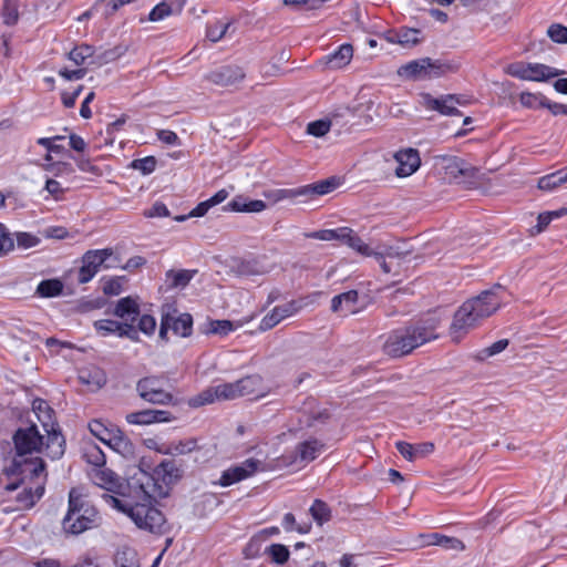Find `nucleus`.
Instances as JSON below:
<instances>
[{
    "mask_svg": "<svg viewBox=\"0 0 567 567\" xmlns=\"http://www.w3.org/2000/svg\"><path fill=\"white\" fill-rule=\"evenodd\" d=\"M2 473L10 480L7 491H16L25 481H35L34 487H24L17 501L25 508L32 507L44 494L45 463L39 456H13L3 466Z\"/></svg>",
    "mask_w": 567,
    "mask_h": 567,
    "instance_id": "obj_1",
    "label": "nucleus"
},
{
    "mask_svg": "<svg viewBox=\"0 0 567 567\" xmlns=\"http://www.w3.org/2000/svg\"><path fill=\"white\" fill-rule=\"evenodd\" d=\"M503 289L502 285L495 284L491 289L463 302L455 311L450 326V336L453 342L458 343L465 334L501 308L502 299L498 291Z\"/></svg>",
    "mask_w": 567,
    "mask_h": 567,
    "instance_id": "obj_2",
    "label": "nucleus"
},
{
    "mask_svg": "<svg viewBox=\"0 0 567 567\" xmlns=\"http://www.w3.org/2000/svg\"><path fill=\"white\" fill-rule=\"evenodd\" d=\"M183 473L182 464L176 460H163L154 467L153 473L141 470L135 474L128 482V487L141 489L145 499L165 498L169 494L171 486L183 477Z\"/></svg>",
    "mask_w": 567,
    "mask_h": 567,
    "instance_id": "obj_3",
    "label": "nucleus"
},
{
    "mask_svg": "<svg viewBox=\"0 0 567 567\" xmlns=\"http://www.w3.org/2000/svg\"><path fill=\"white\" fill-rule=\"evenodd\" d=\"M99 512L78 488L69 492L68 512L62 519V529L70 535H80L99 524Z\"/></svg>",
    "mask_w": 567,
    "mask_h": 567,
    "instance_id": "obj_4",
    "label": "nucleus"
},
{
    "mask_svg": "<svg viewBox=\"0 0 567 567\" xmlns=\"http://www.w3.org/2000/svg\"><path fill=\"white\" fill-rule=\"evenodd\" d=\"M136 493V502L131 508L130 518L141 528L154 534H163L166 530V519L164 514L153 506V501L157 498L145 499L143 492L134 488Z\"/></svg>",
    "mask_w": 567,
    "mask_h": 567,
    "instance_id": "obj_5",
    "label": "nucleus"
},
{
    "mask_svg": "<svg viewBox=\"0 0 567 567\" xmlns=\"http://www.w3.org/2000/svg\"><path fill=\"white\" fill-rule=\"evenodd\" d=\"M454 70L455 68L451 63L442 60H432L431 58H422L400 66L398 74L401 78L417 81L440 78Z\"/></svg>",
    "mask_w": 567,
    "mask_h": 567,
    "instance_id": "obj_6",
    "label": "nucleus"
},
{
    "mask_svg": "<svg viewBox=\"0 0 567 567\" xmlns=\"http://www.w3.org/2000/svg\"><path fill=\"white\" fill-rule=\"evenodd\" d=\"M441 326V319L434 313H430L415 321H411L402 327L412 351L416 348L436 340L439 338L437 329Z\"/></svg>",
    "mask_w": 567,
    "mask_h": 567,
    "instance_id": "obj_7",
    "label": "nucleus"
},
{
    "mask_svg": "<svg viewBox=\"0 0 567 567\" xmlns=\"http://www.w3.org/2000/svg\"><path fill=\"white\" fill-rule=\"evenodd\" d=\"M35 424L19 427L12 436L14 445L13 456H31L33 453L41 452L44 441Z\"/></svg>",
    "mask_w": 567,
    "mask_h": 567,
    "instance_id": "obj_8",
    "label": "nucleus"
},
{
    "mask_svg": "<svg viewBox=\"0 0 567 567\" xmlns=\"http://www.w3.org/2000/svg\"><path fill=\"white\" fill-rule=\"evenodd\" d=\"M138 396L151 404L168 405L173 403L174 396L162 386V379L157 375H148L136 382Z\"/></svg>",
    "mask_w": 567,
    "mask_h": 567,
    "instance_id": "obj_9",
    "label": "nucleus"
},
{
    "mask_svg": "<svg viewBox=\"0 0 567 567\" xmlns=\"http://www.w3.org/2000/svg\"><path fill=\"white\" fill-rule=\"evenodd\" d=\"M298 411L300 425L308 429L322 426L331 419L329 409L321 406L313 396H307Z\"/></svg>",
    "mask_w": 567,
    "mask_h": 567,
    "instance_id": "obj_10",
    "label": "nucleus"
},
{
    "mask_svg": "<svg viewBox=\"0 0 567 567\" xmlns=\"http://www.w3.org/2000/svg\"><path fill=\"white\" fill-rule=\"evenodd\" d=\"M113 255L111 248L87 250L82 257V266L79 270L78 281L86 284L96 275L101 266Z\"/></svg>",
    "mask_w": 567,
    "mask_h": 567,
    "instance_id": "obj_11",
    "label": "nucleus"
},
{
    "mask_svg": "<svg viewBox=\"0 0 567 567\" xmlns=\"http://www.w3.org/2000/svg\"><path fill=\"white\" fill-rule=\"evenodd\" d=\"M262 462L256 458H247L238 465L230 466L223 471L218 484L223 487L241 482L260 470Z\"/></svg>",
    "mask_w": 567,
    "mask_h": 567,
    "instance_id": "obj_12",
    "label": "nucleus"
},
{
    "mask_svg": "<svg viewBox=\"0 0 567 567\" xmlns=\"http://www.w3.org/2000/svg\"><path fill=\"white\" fill-rule=\"evenodd\" d=\"M172 329L175 334L183 338L189 337L193 329V317L189 313H181L179 316L163 313L159 327V338L167 340V332Z\"/></svg>",
    "mask_w": 567,
    "mask_h": 567,
    "instance_id": "obj_13",
    "label": "nucleus"
},
{
    "mask_svg": "<svg viewBox=\"0 0 567 567\" xmlns=\"http://www.w3.org/2000/svg\"><path fill=\"white\" fill-rule=\"evenodd\" d=\"M303 305L301 300H291L285 305L275 307L269 313H267L260 321L259 329L267 331L276 327L284 319L289 318L302 309Z\"/></svg>",
    "mask_w": 567,
    "mask_h": 567,
    "instance_id": "obj_14",
    "label": "nucleus"
},
{
    "mask_svg": "<svg viewBox=\"0 0 567 567\" xmlns=\"http://www.w3.org/2000/svg\"><path fill=\"white\" fill-rule=\"evenodd\" d=\"M44 431L47 432L45 452L52 460L60 458L65 452V440L55 422L49 423L39 416Z\"/></svg>",
    "mask_w": 567,
    "mask_h": 567,
    "instance_id": "obj_15",
    "label": "nucleus"
},
{
    "mask_svg": "<svg viewBox=\"0 0 567 567\" xmlns=\"http://www.w3.org/2000/svg\"><path fill=\"white\" fill-rule=\"evenodd\" d=\"M382 350L384 354L391 358H402L413 352L402 327L388 334Z\"/></svg>",
    "mask_w": 567,
    "mask_h": 567,
    "instance_id": "obj_16",
    "label": "nucleus"
},
{
    "mask_svg": "<svg viewBox=\"0 0 567 567\" xmlns=\"http://www.w3.org/2000/svg\"><path fill=\"white\" fill-rule=\"evenodd\" d=\"M245 78L244 70L238 65H223L206 75V79L221 86L233 85Z\"/></svg>",
    "mask_w": 567,
    "mask_h": 567,
    "instance_id": "obj_17",
    "label": "nucleus"
},
{
    "mask_svg": "<svg viewBox=\"0 0 567 567\" xmlns=\"http://www.w3.org/2000/svg\"><path fill=\"white\" fill-rule=\"evenodd\" d=\"M425 106L429 110L437 111L442 115L454 116L461 115V112L456 109V104H462L460 97L453 94H447L441 97H432L430 94L424 96Z\"/></svg>",
    "mask_w": 567,
    "mask_h": 567,
    "instance_id": "obj_18",
    "label": "nucleus"
},
{
    "mask_svg": "<svg viewBox=\"0 0 567 567\" xmlns=\"http://www.w3.org/2000/svg\"><path fill=\"white\" fill-rule=\"evenodd\" d=\"M395 159L399 166L395 173L399 177H406L412 175L421 164L419 152L414 148H406L395 154Z\"/></svg>",
    "mask_w": 567,
    "mask_h": 567,
    "instance_id": "obj_19",
    "label": "nucleus"
},
{
    "mask_svg": "<svg viewBox=\"0 0 567 567\" xmlns=\"http://www.w3.org/2000/svg\"><path fill=\"white\" fill-rule=\"evenodd\" d=\"M240 390V395H255L262 398L268 393V389L264 383V379L259 374L246 375L237 380Z\"/></svg>",
    "mask_w": 567,
    "mask_h": 567,
    "instance_id": "obj_20",
    "label": "nucleus"
},
{
    "mask_svg": "<svg viewBox=\"0 0 567 567\" xmlns=\"http://www.w3.org/2000/svg\"><path fill=\"white\" fill-rule=\"evenodd\" d=\"M113 315L125 321L135 322L140 316V306L137 300L131 296L121 298L115 305Z\"/></svg>",
    "mask_w": 567,
    "mask_h": 567,
    "instance_id": "obj_21",
    "label": "nucleus"
},
{
    "mask_svg": "<svg viewBox=\"0 0 567 567\" xmlns=\"http://www.w3.org/2000/svg\"><path fill=\"white\" fill-rule=\"evenodd\" d=\"M340 182L337 177H329L327 179H322L316 182L313 184H309L306 186H301V195L303 197L312 198L315 196H322L331 193L339 186Z\"/></svg>",
    "mask_w": 567,
    "mask_h": 567,
    "instance_id": "obj_22",
    "label": "nucleus"
},
{
    "mask_svg": "<svg viewBox=\"0 0 567 567\" xmlns=\"http://www.w3.org/2000/svg\"><path fill=\"white\" fill-rule=\"evenodd\" d=\"M445 174L452 178L472 177L474 168L468 166L465 161L456 156H447L443 158Z\"/></svg>",
    "mask_w": 567,
    "mask_h": 567,
    "instance_id": "obj_23",
    "label": "nucleus"
},
{
    "mask_svg": "<svg viewBox=\"0 0 567 567\" xmlns=\"http://www.w3.org/2000/svg\"><path fill=\"white\" fill-rule=\"evenodd\" d=\"M92 480L97 486L109 492L118 493V488L121 487L117 475L104 466L93 471Z\"/></svg>",
    "mask_w": 567,
    "mask_h": 567,
    "instance_id": "obj_24",
    "label": "nucleus"
},
{
    "mask_svg": "<svg viewBox=\"0 0 567 567\" xmlns=\"http://www.w3.org/2000/svg\"><path fill=\"white\" fill-rule=\"evenodd\" d=\"M527 79L526 81H547L548 79L559 76L565 73L563 70H558L542 63H528L527 66Z\"/></svg>",
    "mask_w": 567,
    "mask_h": 567,
    "instance_id": "obj_25",
    "label": "nucleus"
},
{
    "mask_svg": "<svg viewBox=\"0 0 567 567\" xmlns=\"http://www.w3.org/2000/svg\"><path fill=\"white\" fill-rule=\"evenodd\" d=\"M109 445L112 450L120 453L124 457L132 456L134 454V445L130 441L127 436L121 430H115L112 436L106 439Z\"/></svg>",
    "mask_w": 567,
    "mask_h": 567,
    "instance_id": "obj_26",
    "label": "nucleus"
},
{
    "mask_svg": "<svg viewBox=\"0 0 567 567\" xmlns=\"http://www.w3.org/2000/svg\"><path fill=\"white\" fill-rule=\"evenodd\" d=\"M423 538L425 545H437L449 549H464L462 540L455 537H449L439 533L420 535Z\"/></svg>",
    "mask_w": 567,
    "mask_h": 567,
    "instance_id": "obj_27",
    "label": "nucleus"
},
{
    "mask_svg": "<svg viewBox=\"0 0 567 567\" xmlns=\"http://www.w3.org/2000/svg\"><path fill=\"white\" fill-rule=\"evenodd\" d=\"M322 447L323 444L315 439L301 442L296 447L297 457L300 462L309 463L317 458Z\"/></svg>",
    "mask_w": 567,
    "mask_h": 567,
    "instance_id": "obj_28",
    "label": "nucleus"
},
{
    "mask_svg": "<svg viewBox=\"0 0 567 567\" xmlns=\"http://www.w3.org/2000/svg\"><path fill=\"white\" fill-rule=\"evenodd\" d=\"M235 271L239 276H259L266 274L265 267L256 258L240 259L235 265Z\"/></svg>",
    "mask_w": 567,
    "mask_h": 567,
    "instance_id": "obj_29",
    "label": "nucleus"
},
{
    "mask_svg": "<svg viewBox=\"0 0 567 567\" xmlns=\"http://www.w3.org/2000/svg\"><path fill=\"white\" fill-rule=\"evenodd\" d=\"M567 182V167L555 173L543 176L538 181V188L542 190H551Z\"/></svg>",
    "mask_w": 567,
    "mask_h": 567,
    "instance_id": "obj_30",
    "label": "nucleus"
},
{
    "mask_svg": "<svg viewBox=\"0 0 567 567\" xmlns=\"http://www.w3.org/2000/svg\"><path fill=\"white\" fill-rule=\"evenodd\" d=\"M353 55V48L351 44H342L333 53L329 55L328 63L331 68L340 69L347 65Z\"/></svg>",
    "mask_w": 567,
    "mask_h": 567,
    "instance_id": "obj_31",
    "label": "nucleus"
},
{
    "mask_svg": "<svg viewBox=\"0 0 567 567\" xmlns=\"http://www.w3.org/2000/svg\"><path fill=\"white\" fill-rule=\"evenodd\" d=\"M79 379L83 384L92 385L97 389L102 388L106 383L105 373L99 368L81 370Z\"/></svg>",
    "mask_w": 567,
    "mask_h": 567,
    "instance_id": "obj_32",
    "label": "nucleus"
},
{
    "mask_svg": "<svg viewBox=\"0 0 567 567\" xmlns=\"http://www.w3.org/2000/svg\"><path fill=\"white\" fill-rule=\"evenodd\" d=\"M94 52L95 50L92 45L83 43L69 52V59L76 65L89 64L94 59Z\"/></svg>",
    "mask_w": 567,
    "mask_h": 567,
    "instance_id": "obj_33",
    "label": "nucleus"
},
{
    "mask_svg": "<svg viewBox=\"0 0 567 567\" xmlns=\"http://www.w3.org/2000/svg\"><path fill=\"white\" fill-rule=\"evenodd\" d=\"M63 291V282L60 279L42 280L37 287V293L43 298L60 296Z\"/></svg>",
    "mask_w": 567,
    "mask_h": 567,
    "instance_id": "obj_34",
    "label": "nucleus"
},
{
    "mask_svg": "<svg viewBox=\"0 0 567 567\" xmlns=\"http://www.w3.org/2000/svg\"><path fill=\"white\" fill-rule=\"evenodd\" d=\"M309 512L319 526H322L331 519V509L329 505L321 499H315Z\"/></svg>",
    "mask_w": 567,
    "mask_h": 567,
    "instance_id": "obj_35",
    "label": "nucleus"
},
{
    "mask_svg": "<svg viewBox=\"0 0 567 567\" xmlns=\"http://www.w3.org/2000/svg\"><path fill=\"white\" fill-rule=\"evenodd\" d=\"M196 274L197 270L182 269L175 271L171 269L166 272V278L172 280V288H185Z\"/></svg>",
    "mask_w": 567,
    "mask_h": 567,
    "instance_id": "obj_36",
    "label": "nucleus"
},
{
    "mask_svg": "<svg viewBox=\"0 0 567 567\" xmlns=\"http://www.w3.org/2000/svg\"><path fill=\"white\" fill-rule=\"evenodd\" d=\"M103 498L113 508H116L118 512L126 514L128 517L131 516V508H133L136 502V495L134 497L130 496L122 499L111 494H103Z\"/></svg>",
    "mask_w": 567,
    "mask_h": 567,
    "instance_id": "obj_37",
    "label": "nucleus"
},
{
    "mask_svg": "<svg viewBox=\"0 0 567 567\" xmlns=\"http://www.w3.org/2000/svg\"><path fill=\"white\" fill-rule=\"evenodd\" d=\"M116 567H140L137 554L134 549L124 547L115 555Z\"/></svg>",
    "mask_w": 567,
    "mask_h": 567,
    "instance_id": "obj_38",
    "label": "nucleus"
},
{
    "mask_svg": "<svg viewBox=\"0 0 567 567\" xmlns=\"http://www.w3.org/2000/svg\"><path fill=\"white\" fill-rule=\"evenodd\" d=\"M84 458L96 468L105 466L106 463L104 452L95 444H90L85 447Z\"/></svg>",
    "mask_w": 567,
    "mask_h": 567,
    "instance_id": "obj_39",
    "label": "nucleus"
},
{
    "mask_svg": "<svg viewBox=\"0 0 567 567\" xmlns=\"http://www.w3.org/2000/svg\"><path fill=\"white\" fill-rule=\"evenodd\" d=\"M215 394L217 400H235L241 396L237 381L216 385Z\"/></svg>",
    "mask_w": 567,
    "mask_h": 567,
    "instance_id": "obj_40",
    "label": "nucleus"
},
{
    "mask_svg": "<svg viewBox=\"0 0 567 567\" xmlns=\"http://www.w3.org/2000/svg\"><path fill=\"white\" fill-rule=\"evenodd\" d=\"M348 246L364 257L382 259V254L370 248V246L367 245L355 233L350 237Z\"/></svg>",
    "mask_w": 567,
    "mask_h": 567,
    "instance_id": "obj_41",
    "label": "nucleus"
},
{
    "mask_svg": "<svg viewBox=\"0 0 567 567\" xmlns=\"http://www.w3.org/2000/svg\"><path fill=\"white\" fill-rule=\"evenodd\" d=\"M123 53H124V50L121 47H114V48L105 50L99 54L94 53V59L89 62V65L93 64L96 66H101L103 64H106V63L117 60Z\"/></svg>",
    "mask_w": 567,
    "mask_h": 567,
    "instance_id": "obj_42",
    "label": "nucleus"
},
{
    "mask_svg": "<svg viewBox=\"0 0 567 567\" xmlns=\"http://www.w3.org/2000/svg\"><path fill=\"white\" fill-rule=\"evenodd\" d=\"M122 322L111 320V319H102L94 321L93 326L95 331L101 337H107L110 334H120V328Z\"/></svg>",
    "mask_w": 567,
    "mask_h": 567,
    "instance_id": "obj_43",
    "label": "nucleus"
},
{
    "mask_svg": "<svg viewBox=\"0 0 567 567\" xmlns=\"http://www.w3.org/2000/svg\"><path fill=\"white\" fill-rule=\"evenodd\" d=\"M266 554H268L271 560L277 565L287 563L290 556L288 547L282 544H271L266 548Z\"/></svg>",
    "mask_w": 567,
    "mask_h": 567,
    "instance_id": "obj_44",
    "label": "nucleus"
},
{
    "mask_svg": "<svg viewBox=\"0 0 567 567\" xmlns=\"http://www.w3.org/2000/svg\"><path fill=\"white\" fill-rule=\"evenodd\" d=\"M234 329L235 326L230 320H210L204 332L207 334L227 336Z\"/></svg>",
    "mask_w": 567,
    "mask_h": 567,
    "instance_id": "obj_45",
    "label": "nucleus"
},
{
    "mask_svg": "<svg viewBox=\"0 0 567 567\" xmlns=\"http://www.w3.org/2000/svg\"><path fill=\"white\" fill-rule=\"evenodd\" d=\"M564 215V209L554 212L542 213L537 217V224L530 229L532 235L540 234L546 229L554 218H558Z\"/></svg>",
    "mask_w": 567,
    "mask_h": 567,
    "instance_id": "obj_46",
    "label": "nucleus"
},
{
    "mask_svg": "<svg viewBox=\"0 0 567 567\" xmlns=\"http://www.w3.org/2000/svg\"><path fill=\"white\" fill-rule=\"evenodd\" d=\"M282 527L286 532L296 530L299 534H307L311 529V524H297L295 515L292 513H287L282 518Z\"/></svg>",
    "mask_w": 567,
    "mask_h": 567,
    "instance_id": "obj_47",
    "label": "nucleus"
},
{
    "mask_svg": "<svg viewBox=\"0 0 567 567\" xmlns=\"http://www.w3.org/2000/svg\"><path fill=\"white\" fill-rule=\"evenodd\" d=\"M229 27V22L216 21L207 25L206 37L212 42H217L227 33Z\"/></svg>",
    "mask_w": 567,
    "mask_h": 567,
    "instance_id": "obj_48",
    "label": "nucleus"
},
{
    "mask_svg": "<svg viewBox=\"0 0 567 567\" xmlns=\"http://www.w3.org/2000/svg\"><path fill=\"white\" fill-rule=\"evenodd\" d=\"M419 29H403L396 33V42L403 47H413L420 43Z\"/></svg>",
    "mask_w": 567,
    "mask_h": 567,
    "instance_id": "obj_49",
    "label": "nucleus"
},
{
    "mask_svg": "<svg viewBox=\"0 0 567 567\" xmlns=\"http://www.w3.org/2000/svg\"><path fill=\"white\" fill-rule=\"evenodd\" d=\"M519 101L523 106L527 109L543 107V102L547 101V97L542 93L523 92L519 96Z\"/></svg>",
    "mask_w": 567,
    "mask_h": 567,
    "instance_id": "obj_50",
    "label": "nucleus"
},
{
    "mask_svg": "<svg viewBox=\"0 0 567 567\" xmlns=\"http://www.w3.org/2000/svg\"><path fill=\"white\" fill-rule=\"evenodd\" d=\"M127 423L135 425H150L153 424L152 409L131 412L125 416Z\"/></svg>",
    "mask_w": 567,
    "mask_h": 567,
    "instance_id": "obj_51",
    "label": "nucleus"
},
{
    "mask_svg": "<svg viewBox=\"0 0 567 567\" xmlns=\"http://www.w3.org/2000/svg\"><path fill=\"white\" fill-rule=\"evenodd\" d=\"M90 432L104 444L107 443L106 439L112 436L114 430L107 429L101 421L93 420L89 423Z\"/></svg>",
    "mask_w": 567,
    "mask_h": 567,
    "instance_id": "obj_52",
    "label": "nucleus"
},
{
    "mask_svg": "<svg viewBox=\"0 0 567 567\" xmlns=\"http://www.w3.org/2000/svg\"><path fill=\"white\" fill-rule=\"evenodd\" d=\"M215 400H217V394H215V386L208 388L197 394L196 396L192 398L189 400V405L193 408H199L206 404L213 403Z\"/></svg>",
    "mask_w": 567,
    "mask_h": 567,
    "instance_id": "obj_53",
    "label": "nucleus"
},
{
    "mask_svg": "<svg viewBox=\"0 0 567 567\" xmlns=\"http://www.w3.org/2000/svg\"><path fill=\"white\" fill-rule=\"evenodd\" d=\"M197 440L196 439H187L179 441L178 443L172 445L168 451L165 453H172L177 455L188 454L195 450H197Z\"/></svg>",
    "mask_w": 567,
    "mask_h": 567,
    "instance_id": "obj_54",
    "label": "nucleus"
},
{
    "mask_svg": "<svg viewBox=\"0 0 567 567\" xmlns=\"http://www.w3.org/2000/svg\"><path fill=\"white\" fill-rule=\"evenodd\" d=\"M173 14V8L169 3L162 1L156 4L148 14V21L157 22Z\"/></svg>",
    "mask_w": 567,
    "mask_h": 567,
    "instance_id": "obj_55",
    "label": "nucleus"
},
{
    "mask_svg": "<svg viewBox=\"0 0 567 567\" xmlns=\"http://www.w3.org/2000/svg\"><path fill=\"white\" fill-rule=\"evenodd\" d=\"M157 161L154 156H146L144 158L134 159L131 166L134 169L142 172L144 175L151 174L156 168Z\"/></svg>",
    "mask_w": 567,
    "mask_h": 567,
    "instance_id": "obj_56",
    "label": "nucleus"
},
{
    "mask_svg": "<svg viewBox=\"0 0 567 567\" xmlns=\"http://www.w3.org/2000/svg\"><path fill=\"white\" fill-rule=\"evenodd\" d=\"M16 240L18 248L29 249L40 244V238L31 233L19 231L16 233Z\"/></svg>",
    "mask_w": 567,
    "mask_h": 567,
    "instance_id": "obj_57",
    "label": "nucleus"
},
{
    "mask_svg": "<svg viewBox=\"0 0 567 567\" xmlns=\"http://www.w3.org/2000/svg\"><path fill=\"white\" fill-rule=\"evenodd\" d=\"M507 346H508V340L507 339H501V340L494 342L493 344H491L489 347L484 348L483 350H481L480 353H478V359L480 360H484L486 358H489V357H493L495 354H498L502 351H504L507 348Z\"/></svg>",
    "mask_w": 567,
    "mask_h": 567,
    "instance_id": "obj_58",
    "label": "nucleus"
},
{
    "mask_svg": "<svg viewBox=\"0 0 567 567\" xmlns=\"http://www.w3.org/2000/svg\"><path fill=\"white\" fill-rule=\"evenodd\" d=\"M330 130V122L318 120L310 122L307 126V133L313 135L316 137H321L326 135Z\"/></svg>",
    "mask_w": 567,
    "mask_h": 567,
    "instance_id": "obj_59",
    "label": "nucleus"
},
{
    "mask_svg": "<svg viewBox=\"0 0 567 567\" xmlns=\"http://www.w3.org/2000/svg\"><path fill=\"white\" fill-rule=\"evenodd\" d=\"M19 6L2 4L1 17L7 25H14L19 20Z\"/></svg>",
    "mask_w": 567,
    "mask_h": 567,
    "instance_id": "obj_60",
    "label": "nucleus"
},
{
    "mask_svg": "<svg viewBox=\"0 0 567 567\" xmlns=\"http://www.w3.org/2000/svg\"><path fill=\"white\" fill-rule=\"evenodd\" d=\"M341 297V301L343 302L344 312L354 313L357 311V302L359 298V293L357 290H349L339 295Z\"/></svg>",
    "mask_w": 567,
    "mask_h": 567,
    "instance_id": "obj_61",
    "label": "nucleus"
},
{
    "mask_svg": "<svg viewBox=\"0 0 567 567\" xmlns=\"http://www.w3.org/2000/svg\"><path fill=\"white\" fill-rule=\"evenodd\" d=\"M547 35L557 43H567V27L558 23L551 24L547 30Z\"/></svg>",
    "mask_w": 567,
    "mask_h": 567,
    "instance_id": "obj_62",
    "label": "nucleus"
},
{
    "mask_svg": "<svg viewBox=\"0 0 567 567\" xmlns=\"http://www.w3.org/2000/svg\"><path fill=\"white\" fill-rule=\"evenodd\" d=\"M527 66H528V63L514 62L506 66L505 72L513 78H517L519 80L526 81L527 73H528Z\"/></svg>",
    "mask_w": 567,
    "mask_h": 567,
    "instance_id": "obj_63",
    "label": "nucleus"
},
{
    "mask_svg": "<svg viewBox=\"0 0 567 567\" xmlns=\"http://www.w3.org/2000/svg\"><path fill=\"white\" fill-rule=\"evenodd\" d=\"M32 409L37 416H41L43 413H47V419L49 423H53V409L42 399H35L32 403Z\"/></svg>",
    "mask_w": 567,
    "mask_h": 567,
    "instance_id": "obj_64",
    "label": "nucleus"
}]
</instances>
